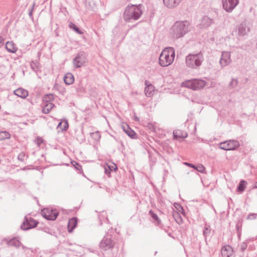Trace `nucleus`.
<instances>
[{
    "label": "nucleus",
    "mask_w": 257,
    "mask_h": 257,
    "mask_svg": "<svg viewBox=\"0 0 257 257\" xmlns=\"http://www.w3.org/2000/svg\"><path fill=\"white\" fill-rule=\"evenodd\" d=\"M10 134L6 131L0 132V140H3L10 138Z\"/></svg>",
    "instance_id": "obj_33"
},
{
    "label": "nucleus",
    "mask_w": 257,
    "mask_h": 257,
    "mask_svg": "<svg viewBox=\"0 0 257 257\" xmlns=\"http://www.w3.org/2000/svg\"><path fill=\"white\" fill-rule=\"evenodd\" d=\"M117 169V167L115 164H113V165H108L106 164L105 166H104V171L105 173L108 175L109 176L110 173L113 170H116Z\"/></svg>",
    "instance_id": "obj_29"
},
{
    "label": "nucleus",
    "mask_w": 257,
    "mask_h": 257,
    "mask_svg": "<svg viewBox=\"0 0 257 257\" xmlns=\"http://www.w3.org/2000/svg\"><path fill=\"white\" fill-rule=\"evenodd\" d=\"M246 184V182L244 180H241L237 187V189L238 191L240 192H243L245 190Z\"/></svg>",
    "instance_id": "obj_31"
},
{
    "label": "nucleus",
    "mask_w": 257,
    "mask_h": 257,
    "mask_svg": "<svg viewBox=\"0 0 257 257\" xmlns=\"http://www.w3.org/2000/svg\"><path fill=\"white\" fill-rule=\"evenodd\" d=\"M23 170H26V168H24L23 169Z\"/></svg>",
    "instance_id": "obj_51"
},
{
    "label": "nucleus",
    "mask_w": 257,
    "mask_h": 257,
    "mask_svg": "<svg viewBox=\"0 0 257 257\" xmlns=\"http://www.w3.org/2000/svg\"><path fill=\"white\" fill-rule=\"evenodd\" d=\"M74 164H73V165L76 169L79 170L81 169V166L79 163L76 162H74Z\"/></svg>",
    "instance_id": "obj_44"
},
{
    "label": "nucleus",
    "mask_w": 257,
    "mask_h": 257,
    "mask_svg": "<svg viewBox=\"0 0 257 257\" xmlns=\"http://www.w3.org/2000/svg\"><path fill=\"white\" fill-rule=\"evenodd\" d=\"M135 120L138 121L139 120V119L138 117H135Z\"/></svg>",
    "instance_id": "obj_48"
},
{
    "label": "nucleus",
    "mask_w": 257,
    "mask_h": 257,
    "mask_svg": "<svg viewBox=\"0 0 257 257\" xmlns=\"http://www.w3.org/2000/svg\"><path fill=\"white\" fill-rule=\"evenodd\" d=\"M76 90L77 92L80 93H84L85 92V88L81 84L78 85Z\"/></svg>",
    "instance_id": "obj_40"
},
{
    "label": "nucleus",
    "mask_w": 257,
    "mask_h": 257,
    "mask_svg": "<svg viewBox=\"0 0 257 257\" xmlns=\"http://www.w3.org/2000/svg\"><path fill=\"white\" fill-rule=\"evenodd\" d=\"M68 123L67 120H64L60 121L57 127L58 131H66L68 128Z\"/></svg>",
    "instance_id": "obj_28"
},
{
    "label": "nucleus",
    "mask_w": 257,
    "mask_h": 257,
    "mask_svg": "<svg viewBox=\"0 0 257 257\" xmlns=\"http://www.w3.org/2000/svg\"><path fill=\"white\" fill-rule=\"evenodd\" d=\"M35 6V3H34L33 4V6H32L31 10L29 12V17L30 18H32V16H33V10H34Z\"/></svg>",
    "instance_id": "obj_42"
},
{
    "label": "nucleus",
    "mask_w": 257,
    "mask_h": 257,
    "mask_svg": "<svg viewBox=\"0 0 257 257\" xmlns=\"http://www.w3.org/2000/svg\"><path fill=\"white\" fill-rule=\"evenodd\" d=\"M31 67L33 70L36 72L39 69V64L37 61H32L31 63Z\"/></svg>",
    "instance_id": "obj_34"
},
{
    "label": "nucleus",
    "mask_w": 257,
    "mask_h": 257,
    "mask_svg": "<svg viewBox=\"0 0 257 257\" xmlns=\"http://www.w3.org/2000/svg\"><path fill=\"white\" fill-rule=\"evenodd\" d=\"M123 131L131 138H135L136 136V133L134 130L131 128L128 125H125L122 126Z\"/></svg>",
    "instance_id": "obj_25"
},
{
    "label": "nucleus",
    "mask_w": 257,
    "mask_h": 257,
    "mask_svg": "<svg viewBox=\"0 0 257 257\" xmlns=\"http://www.w3.org/2000/svg\"><path fill=\"white\" fill-rule=\"evenodd\" d=\"M210 233V226L208 225H205L203 230V235L206 237L208 236Z\"/></svg>",
    "instance_id": "obj_39"
},
{
    "label": "nucleus",
    "mask_w": 257,
    "mask_h": 257,
    "mask_svg": "<svg viewBox=\"0 0 257 257\" xmlns=\"http://www.w3.org/2000/svg\"><path fill=\"white\" fill-rule=\"evenodd\" d=\"M255 187L257 188V182L255 183Z\"/></svg>",
    "instance_id": "obj_49"
},
{
    "label": "nucleus",
    "mask_w": 257,
    "mask_h": 257,
    "mask_svg": "<svg viewBox=\"0 0 257 257\" xmlns=\"http://www.w3.org/2000/svg\"><path fill=\"white\" fill-rule=\"evenodd\" d=\"M206 82L202 79H192L186 81L182 83L183 86L193 90H198L203 88Z\"/></svg>",
    "instance_id": "obj_5"
},
{
    "label": "nucleus",
    "mask_w": 257,
    "mask_h": 257,
    "mask_svg": "<svg viewBox=\"0 0 257 257\" xmlns=\"http://www.w3.org/2000/svg\"><path fill=\"white\" fill-rule=\"evenodd\" d=\"M6 48L10 53H15L17 51V48L12 41H8L6 43Z\"/></svg>",
    "instance_id": "obj_22"
},
{
    "label": "nucleus",
    "mask_w": 257,
    "mask_h": 257,
    "mask_svg": "<svg viewBox=\"0 0 257 257\" xmlns=\"http://www.w3.org/2000/svg\"><path fill=\"white\" fill-rule=\"evenodd\" d=\"M3 241H5L7 243L8 245L16 247H19L20 246H22V248L25 249L26 247L22 245L20 240L17 237H14L11 239L8 240L7 238H4L3 240Z\"/></svg>",
    "instance_id": "obj_14"
},
{
    "label": "nucleus",
    "mask_w": 257,
    "mask_h": 257,
    "mask_svg": "<svg viewBox=\"0 0 257 257\" xmlns=\"http://www.w3.org/2000/svg\"><path fill=\"white\" fill-rule=\"evenodd\" d=\"M184 164L189 167H191V168H192L195 169L196 170H197V171H198L199 172H200V173H203L205 170V167L201 164H199L197 166H195V165H193V164H191V163H189L188 162L184 163Z\"/></svg>",
    "instance_id": "obj_23"
},
{
    "label": "nucleus",
    "mask_w": 257,
    "mask_h": 257,
    "mask_svg": "<svg viewBox=\"0 0 257 257\" xmlns=\"http://www.w3.org/2000/svg\"><path fill=\"white\" fill-rule=\"evenodd\" d=\"M142 7L141 5H128L127 6L123 14L124 21L129 22L131 20H138L142 15Z\"/></svg>",
    "instance_id": "obj_1"
},
{
    "label": "nucleus",
    "mask_w": 257,
    "mask_h": 257,
    "mask_svg": "<svg viewBox=\"0 0 257 257\" xmlns=\"http://www.w3.org/2000/svg\"><path fill=\"white\" fill-rule=\"evenodd\" d=\"M149 214L151 216L152 218L154 220L153 222L155 224V225L159 226L161 228H163L162 221L161 219L158 217V215L155 213L152 210L149 211Z\"/></svg>",
    "instance_id": "obj_20"
},
{
    "label": "nucleus",
    "mask_w": 257,
    "mask_h": 257,
    "mask_svg": "<svg viewBox=\"0 0 257 257\" xmlns=\"http://www.w3.org/2000/svg\"><path fill=\"white\" fill-rule=\"evenodd\" d=\"M54 106L55 105L51 102H46V104H44V106L42 109L43 113L45 114L49 113L51 110L54 107Z\"/></svg>",
    "instance_id": "obj_27"
},
{
    "label": "nucleus",
    "mask_w": 257,
    "mask_h": 257,
    "mask_svg": "<svg viewBox=\"0 0 257 257\" xmlns=\"http://www.w3.org/2000/svg\"><path fill=\"white\" fill-rule=\"evenodd\" d=\"M176 205H177L178 206V207L177 208V207L176 206H175V207L177 208V209L179 211H181V210H183L182 206H181L179 204L176 203Z\"/></svg>",
    "instance_id": "obj_46"
},
{
    "label": "nucleus",
    "mask_w": 257,
    "mask_h": 257,
    "mask_svg": "<svg viewBox=\"0 0 257 257\" xmlns=\"http://www.w3.org/2000/svg\"><path fill=\"white\" fill-rule=\"evenodd\" d=\"M231 62V52L223 51L219 60V64L222 68L229 65Z\"/></svg>",
    "instance_id": "obj_11"
},
{
    "label": "nucleus",
    "mask_w": 257,
    "mask_h": 257,
    "mask_svg": "<svg viewBox=\"0 0 257 257\" xmlns=\"http://www.w3.org/2000/svg\"><path fill=\"white\" fill-rule=\"evenodd\" d=\"M223 8L227 12H231L238 4V0H222Z\"/></svg>",
    "instance_id": "obj_12"
},
{
    "label": "nucleus",
    "mask_w": 257,
    "mask_h": 257,
    "mask_svg": "<svg viewBox=\"0 0 257 257\" xmlns=\"http://www.w3.org/2000/svg\"><path fill=\"white\" fill-rule=\"evenodd\" d=\"M54 100V95L52 94H48L45 95L44 97V100L47 102H51Z\"/></svg>",
    "instance_id": "obj_35"
},
{
    "label": "nucleus",
    "mask_w": 257,
    "mask_h": 257,
    "mask_svg": "<svg viewBox=\"0 0 257 257\" xmlns=\"http://www.w3.org/2000/svg\"><path fill=\"white\" fill-rule=\"evenodd\" d=\"M4 42V39L2 37H0V45Z\"/></svg>",
    "instance_id": "obj_47"
},
{
    "label": "nucleus",
    "mask_w": 257,
    "mask_h": 257,
    "mask_svg": "<svg viewBox=\"0 0 257 257\" xmlns=\"http://www.w3.org/2000/svg\"><path fill=\"white\" fill-rule=\"evenodd\" d=\"M105 220H106V221H107H107H108V219H107L106 217V218H105Z\"/></svg>",
    "instance_id": "obj_50"
},
{
    "label": "nucleus",
    "mask_w": 257,
    "mask_h": 257,
    "mask_svg": "<svg viewBox=\"0 0 257 257\" xmlns=\"http://www.w3.org/2000/svg\"><path fill=\"white\" fill-rule=\"evenodd\" d=\"M250 25L246 22L241 23L238 27V34L241 36L247 35L250 31Z\"/></svg>",
    "instance_id": "obj_13"
},
{
    "label": "nucleus",
    "mask_w": 257,
    "mask_h": 257,
    "mask_svg": "<svg viewBox=\"0 0 257 257\" xmlns=\"http://www.w3.org/2000/svg\"><path fill=\"white\" fill-rule=\"evenodd\" d=\"M175 50L172 47L165 48L160 54L159 61L162 67H167L171 65L175 58Z\"/></svg>",
    "instance_id": "obj_3"
},
{
    "label": "nucleus",
    "mask_w": 257,
    "mask_h": 257,
    "mask_svg": "<svg viewBox=\"0 0 257 257\" xmlns=\"http://www.w3.org/2000/svg\"><path fill=\"white\" fill-rule=\"evenodd\" d=\"M106 215V212H102V214L99 215V220H100V224H102V218H101V216L102 217H104Z\"/></svg>",
    "instance_id": "obj_45"
},
{
    "label": "nucleus",
    "mask_w": 257,
    "mask_h": 257,
    "mask_svg": "<svg viewBox=\"0 0 257 257\" xmlns=\"http://www.w3.org/2000/svg\"><path fill=\"white\" fill-rule=\"evenodd\" d=\"M38 223V222L34 219L26 216L21 228L23 230H27L36 227Z\"/></svg>",
    "instance_id": "obj_9"
},
{
    "label": "nucleus",
    "mask_w": 257,
    "mask_h": 257,
    "mask_svg": "<svg viewBox=\"0 0 257 257\" xmlns=\"http://www.w3.org/2000/svg\"><path fill=\"white\" fill-rule=\"evenodd\" d=\"M14 94L21 98H25L28 95V92L22 88H19L14 91Z\"/></svg>",
    "instance_id": "obj_21"
},
{
    "label": "nucleus",
    "mask_w": 257,
    "mask_h": 257,
    "mask_svg": "<svg viewBox=\"0 0 257 257\" xmlns=\"http://www.w3.org/2000/svg\"><path fill=\"white\" fill-rule=\"evenodd\" d=\"M189 23L187 21L176 22L171 28V34L174 39L183 37L189 31Z\"/></svg>",
    "instance_id": "obj_2"
},
{
    "label": "nucleus",
    "mask_w": 257,
    "mask_h": 257,
    "mask_svg": "<svg viewBox=\"0 0 257 257\" xmlns=\"http://www.w3.org/2000/svg\"><path fill=\"white\" fill-rule=\"evenodd\" d=\"M213 23V19H211L208 16H205L202 18L200 26L202 28H207L210 26Z\"/></svg>",
    "instance_id": "obj_17"
},
{
    "label": "nucleus",
    "mask_w": 257,
    "mask_h": 257,
    "mask_svg": "<svg viewBox=\"0 0 257 257\" xmlns=\"http://www.w3.org/2000/svg\"><path fill=\"white\" fill-rule=\"evenodd\" d=\"M256 214H255V213H250L249 214L247 217V219H255L256 218Z\"/></svg>",
    "instance_id": "obj_43"
},
{
    "label": "nucleus",
    "mask_w": 257,
    "mask_h": 257,
    "mask_svg": "<svg viewBox=\"0 0 257 257\" xmlns=\"http://www.w3.org/2000/svg\"><path fill=\"white\" fill-rule=\"evenodd\" d=\"M233 249L231 246L224 245L221 249V255L222 257H232Z\"/></svg>",
    "instance_id": "obj_16"
},
{
    "label": "nucleus",
    "mask_w": 257,
    "mask_h": 257,
    "mask_svg": "<svg viewBox=\"0 0 257 257\" xmlns=\"http://www.w3.org/2000/svg\"><path fill=\"white\" fill-rule=\"evenodd\" d=\"M69 27L70 28L73 29L74 31H75L77 33L79 34H82V32L79 30V28L72 22L69 23Z\"/></svg>",
    "instance_id": "obj_32"
},
{
    "label": "nucleus",
    "mask_w": 257,
    "mask_h": 257,
    "mask_svg": "<svg viewBox=\"0 0 257 257\" xmlns=\"http://www.w3.org/2000/svg\"><path fill=\"white\" fill-rule=\"evenodd\" d=\"M182 0H163L164 5L169 9L176 8Z\"/></svg>",
    "instance_id": "obj_18"
},
{
    "label": "nucleus",
    "mask_w": 257,
    "mask_h": 257,
    "mask_svg": "<svg viewBox=\"0 0 257 257\" xmlns=\"http://www.w3.org/2000/svg\"><path fill=\"white\" fill-rule=\"evenodd\" d=\"M188 136V135L185 132H182L181 130H175L173 132V137L174 138L177 139L178 138L184 139Z\"/></svg>",
    "instance_id": "obj_26"
},
{
    "label": "nucleus",
    "mask_w": 257,
    "mask_h": 257,
    "mask_svg": "<svg viewBox=\"0 0 257 257\" xmlns=\"http://www.w3.org/2000/svg\"><path fill=\"white\" fill-rule=\"evenodd\" d=\"M238 84V80L237 79L232 78L231 82L229 84V87L234 88L237 86Z\"/></svg>",
    "instance_id": "obj_36"
},
{
    "label": "nucleus",
    "mask_w": 257,
    "mask_h": 257,
    "mask_svg": "<svg viewBox=\"0 0 257 257\" xmlns=\"http://www.w3.org/2000/svg\"><path fill=\"white\" fill-rule=\"evenodd\" d=\"M86 58L85 54L83 52H80L76 54L73 59V65L74 68H79L84 65L86 63Z\"/></svg>",
    "instance_id": "obj_8"
},
{
    "label": "nucleus",
    "mask_w": 257,
    "mask_h": 257,
    "mask_svg": "<svg viewBox=\"0 0 257 257\" xmlns=\"http://www.w3.org/2000/svg\"><path fill=\"white\" fill-rule=\"evenodd\" d=\"M77 224V218L76 217H73L70 218L68 222L67 228L69 232L73 231L74 229L76 227Z\"/></svg>",
    "instance_id": "obj_19"
},
{
    "label": "nucleus",
    "mask_w": 257,
    "mask_h": 257,
    "mask_svg": "<svg viewBox=\"0 0 257 257\" xmlns=\"http://www.w3.org/2000/svg\"><path fill=\"white\" fill-rule=\"evenodd\" d=\"M41 214L47 220H55L59 214V212L55 209L45 208L41 210Z\"/></svg>",
    "instance_id": "obj_7"
},
{
    "label": "nucleus",
    "mask_w": 257,
    "mask_h": 257,
    "mask_svg": "<svg viewBox=\"0 0 257 257\" xmlns=\"http://www.w3.org/2000/svg\"><path fill=\"white\" fill-rule=\"evenodd\" d=\"M28 158V156L26 157V155L24 152H22L20 153L18 156V159L21 161V162H24L25 160V158Z\"/></svg>",
    "instance_id": "obj_38"
},
{
    "label": "nucleus",
    "mask_w": 257,
    "mask_h": 257,
    "mask_svg": "<svg viewBox=\"0 0 257 257\" xmlns=\"http://www.w3.org/2000/svg\"><path fill=\"white\" fill-rule=\"evenodd\" d=\"M145 84L146 85V87L145 88L144 91L146 95L148 97L153 96L155 89L154 86L148 80H146L145 81Z\"/></svg>",
    "instance_id": "obj_15"
},
{
    "label": "nucleus",
    "mask_w": 257,
    "mask_h": 257,
    "mask_svg": "<svg viewBox=\"0 0 257 257\" xmlns=\"http://www.w3.org/2000/svg\"><path fill=\"white\" fill-rule=\"evenodd\" d=\"M247 244L246 242H242L240 245V249H241V251H243L244 250H245L246 248H247Z\"/></svg>",
    "instance_id": "obj_41"
},
{
    "label": "nucleus",
    "mask_w": 257,
    "mask_h": 257,
    "mask_svg": "<svg viewBox=\"0 0 257 257\" xmlns=\"http://www.w3.org/2000/svg\"><path fill=\"white\" fill-rule=\"evenodd\" d=\"M114 245V242L109 235L105 236L99 243V247L104 250L112 249Z\"/></svg>",
    "instance_id": "obj_10"
},
{
    "label": "nucleus",
    "mask_w": 257,
    "mask_h": 257,
    "mask_svg": "<svg viewBox=\"0 0 257 257\" xmlns=\"http://www.w3.org/2000/svg\"><path fill=\"white\" fill-rule=\"evenodd\" d=\"M239 146V142L234 140H227L219 144V148L225 151L234 150Z\"/></svg>",
    "instance_id": "obj_6"
},
{
    "label": "nucleus",
    "mask_w": 257,
    "mask_h": 257,
    "mask_svg": "<svg viewBox=\"0 0 257 257\" xmlns=\"http://www.w3.org/2000/svg\"><path fill=\"white\" fill-rule=\"evenodd\" d=\"M91 136L97 141H99L101 138V136L98 131L91 133Z\"/></svg>",
    "instance_id": "obj_37"
},
{
    "label": "nucleus",
    "mask_w": 257,
    "mask_h": 257,
    "mask_svg": "<svg viewBox=\"0 0 257 257\" xmlns=\"http://www.w3.org/2000/svg\"><path fill=\"white\" fill-rule=\"evenodd\" d=\"M173 217H174V219L175 220L176 222L178 224H180L182 223L183 219L181 217L180 214L179 212H178L177 211L174 212L173 214Z\"/></svg>",
    "instance_id": "obj_30"
},
{
    "label": "nucleus",
    "mask_w": 257,
    "mask_h": 257,
    "mask_svg": "<svg viewBox=\"0 0 257 257\" xmlns=\"http://www.w3.org/2000/svg\"><path fill=\"white\" fill-rule=\"evenodd\" d=\"M64 81L67 85L72 84L74 81V76L71 73H66L64 76Z\"/></svg>",
    "instance_id": "obj_24"
},
{
    "label": "nucleus",
    "mask_w": 257,
    "mask_h": 257,
    "mask_svg": "<svg viewBox=\"0 0 257 257\" xmlns=\"http://www.w3.org/2000/svg\"><path fill=\"white\" fill-rule=\"evenodd\" d=\"M204 61L203 54L200 52L196 54H190L186 57V66L192 69H198Z\"/></svg>",
    "instance_id": "obj_4"
}]
</instances>
